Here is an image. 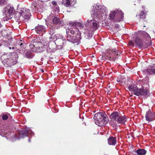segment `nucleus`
I'll return each mask as SVG.
<instances>
[{
	"instance_id": "nucleus-1",
	"label": "nucleus",
	"mask_w": 155,
	"mask_h": 155,
	"mask_svg": "<svg viewBox=\"0 0 155 155\" xmlns=\"http://www.w3.org/2000/svg\"><path fill=\"white\" fill-rule=\"evenodd\" d=\"M76 23L75 22L69 23V25L71 27H72L71 30L70 28H68V30L69 31H67V33L68 32L67 40L73 43H75L78 42L81 39V33L79 30L75 28Z\"/></svg>"
},
{
	"instance_id": "nucleus-2",
	"label": "nucleus",
	"mask_w": 155,
	"mask_h": 155,
	"mask_svg": "<svg viewBox=\"0 0 155 155\" xmlns=\"http://www.w3.org/2000/svg\"><path fill=\"white\" fill-rule=\"evenodd\" d=\"M129 89L130 91L133 92L135 95L137 96H145L149 92V86L147 84L146 87L144 85L142 89H139L136 86L132 85L129 87Z\"/></svg>"
},
{
	"instance_id": "nucleus-3",
	"label": "nucleus",
	"mask_w": 155,
	"mask_h": 155,
	"mask_svg": "<svg viewBox=\"0 0 155 155\" xmlns=\"http://www.w3.org/2000/svg\"><path fill=\"white\" fill-rule=\"evenodd\" d=\"M95 124L99 126H102L107 123V117L102 112L96 114L94 117Z\"/></svg>"
},
{
	"instance_id": "nucleus-4",
	"label": "nucleus",
	"mask_w": 155,
	"mask_h": 155,
	"mask_svg": "<svg viewBox=\"0 0 155 155\" xmlns=\"http://www.w3.org/2000/svg\"><path fill=\"white\" fill-rule=\"evenodd\" d=\"M141 33L143 36L147 38V39L148 41V43L145 44L144 43H143L141 39L138 37L136 38L135 43L136 44L137 46L139 48L142 47L144 48H147L148 47L150 46L151 45L150 37L149 35L145 31H142Z\"/></svg>"
},
{
	"instance_id": "nucleus-5",
	"label": "nucleus",
	"mask_w": 155,
	"mask_h": 155,
	"mask_svg": "<svg viewBox=\"0 0 155 155\" xmlns=\"http://www.w3.org/2000/svg\"><path fill=\"white\" fill-rule=\"evenodd\" d=\"M95 9L94 11L92 12L91 16L94 19L97 18L100 19H101L103 15H106L104 7L96 5Z\"/></svg>"
},
{
	"instance_id": "nucleus-6",
	"label": "nucleus",
	"mask_w": 155,
	"mask_h": 155,
	"mask_svg": "<svg viewBox=\"0 0 155 155\" xmlns=\"http://www.w3.org/2000/svg\"><path fill=\"white\" fill-rule=\"evenodd\" d=\"M116 54L117 55V51L111 50L110 49H107L105 51V52L103 54V56L101 57V59L104 60L105 59H109V60H112L114 61L115 60L116 58L115 55Z\"/></svg>"
},
{
	"instance_id": "nucleus-7",
	"label": "nucleus",
	"mask_w": 155,
	"mask_h": 155,
	"mask_svg": "<svg viewBox=\"0 0 155 155\" xmlns=\"http://www.w3.org/2000/svg\"><path fill=\"white\" fill-rule=\"evenodd\" d=\"M116 14H118L119 16V18L117 20V21H120L123 20L124 18V13L121 10L118 9L112 11L110 12L109 15V17L110 19H114Z\"/></svg>"
},
{
	"instance_id": "nucleus-8",
	"label": "nucleus",
	"mask_w": 155,
	"mask_h": 155,
	"mask_svg": "<svg viewBox=\"0 0 155 155\" xmlns=\"http://www.w3.org/2000/svg\"><path fill=\"white\" fill-rule=\"evenodd\" d=\"M30 48L33 51L36 52L38 51V49L39 48V40L37 38L34 39L30 44Z\"/></svg>"
},
{
	"instance_id": "nucleus-9",
	"label": "nucleus",
	"mask_w": 155,
	"mask_h": 155,
	"mask_svg": "<svg viewBox=\"0 0 155 155\" xmlns=\"http://www.w3.org/2000/svg\"><path fill=\"white\" fill-rule=\"evenodd\" d=\"M14 9L13 7H10L8 9H5L3 11V16L8 18H12V17L11 16L12 15Z\"/></svg>"
},
{
	"instance_id": "nucleus-10",
	"label": "nucleus",
	"mask_w": 155,
	"mask_h": 155,
	"mask_svg": "<svg viewBox=\"0 0 155 155\" xmlns=\"http://www.w3.org/2000/svg\"><path fill=\"white\" fill-rule=\"evenodd\" d=\"M145 117L147 120L150 122L153 120L155 117V115L151 112L150 110H149L147 112Z\"/></svg>"
},
{
	"instance_id": "nucleus-11",
	"label": "nucleus",
	"mask_w": 155,
	"mask_h": 155,
	"mask_svg": "<svg viewBox=\"0 0 155 155\" xmlns=\"http://www.w3.org/2000/svg\"><path fill=\"white\" fill-rule=\"evenodd\" d=\"M76 0H63L62 4L65 6H73L75 4Z\"/></svg>"
},
{
	"instance_id": "nucleus-12",
	"label": "nucleus",
	"mask_w": 155,
	"mask_h": 155,
	"mask_svg": "<svg viewBox=\"0 0 155 155\" xmlns=\"http://www.w3.org/2000/svg\"><path fill=\"white\" fill-rule=\"evenodd\" d=\"M39 7V0H34L32 4L31 5V8L33 11L36 12L38 11Z\"/></svg>"
},
{
	"instance_id": "nucleus-13",
	"label": "nucleus",
	"mask_w": 155,
	"mask_h": 155,
	"mask_svg": "<svg viewBox=\"0 0 155 155\" xmlns=\"http://www.w3.org/2000/svg\"><path fill=\"white\" fill-rule=\"evenodd\" d=\"M1 116H2V119L4 120H7L8 119L11 121L12 120V117L8 113L2 114Z\"/></svg>"
},
{
	"instance_id": "nucleus-14",
	"label": "nucleus",
	"mask_w": 155,
	"mask_h": 155,
	"mask_svg": "<svg viewBox=\"0 0 155 155\" xmlns=\"http://www.w3.org/2000/svg\"><path fill=\"white\" fill-rule=\"evenodd\" d=\"M120 115L117 112H114L112 113L110 116V118L112 120H115L116 121L119 118Z\"/></svg>"
},
{
	"instance_id": "nucleus-15",
	"label": "nucleus",
	"mask_w": 155,
	"mask_h": 155,
	"mask_svg": "<svg viewBox=\"0 0 155 155\" xmlns=\"http://www.w3.org/2000/svg\"><path fill=\"white\" fill-rule=\"evenodd\" d=\"M88 24L91 25L94 30H96L98 28L97 23L94 20H90L88 22Z\"/></svg>"
},
{
	"instance_id": "nucleus-16",
	"label": "nucleus",
	"mask_w": 155,
	"mask_h": 155,
	"mask_svg": "<svg viewBox=\"0 0 155 155\" xmlns=\"http://www.w3.org/2000/svg\"><path fill=\"white\" fill-rule=\"evenodd\" d=\"M108 143L110 145H114L116 143V140L115 138L111 137L108 139Z\"/></svg>"
},
{
	"instance_id": "nucleus-17",
	"label": "nucleus",
	"mask_w": 155,
	"mask_h": 155,
	"mask_svg": "<svg viewBox=\"0 0 155 155\" xmlns=\"http://www.w3.org/2000/svg\"><path fill=\"white\" fill-rule=\"evenodd\" d=\"M147 74H155V68L150 67L145 70Z\"/></svg>"
},
{
	"instance_id": "nucleus-18",
	"label": "nucleus",
	"mask_w": 155,
	"mask_h": 155,
	"mask_svg": "<svg viewBox=\"0 0 155 155\" xmlns=\"http://www.w3.org/2000/svg\"><path fill=\"white\" fill-rule=\"evenodd\" d=\"M127 119L125 116H119L118 119H117V121L118 123L124 124L127 121Z\"/></svg>"
},
{
	"instance_id": "nucleus-19",
	"label": "nucleus",
	"mask_w": 155,
	"mask_h": 155,
	"mask_svg": "<svg viewBox=\"0 0 155 155\" xmlns=\"http://www.w3.org/2000/svg\"><path fill=\"white\" fill-rule=\"evenodd\" d=\"M27 9L25 8H22L19 11V13L24 18H28L27 16H26L25 12H26V10Z\"/></svg>"
},
{
	"instance_id": "nucleus-20",
	"label": "nucleus",
	"mask_w": 155,
	"mask_h": 155,
	"mask_svg": "<svg viewBox=\"0 0 155 155\" xmlns=\"http://www.w3.org/2000/svg\"><path fill=\"white\" fill-rule=\"evenodd\" d=\"M136 152L138 155H145L147 153V151L144 149H139Z\"/></svg>"
},
{
	"instance_id": "nucleus-21",
	"label": "nucleus",
	"mask_w": 155,
	"mask_h": 155,
	"mask_svg": "<svg viewBox=\"0 0 155 155\" xmlns=\"http://www.w3.org/2000/svg\"><path fill=\"white\" fill-rule=\"evenodd\" d=\"M53 22L54 24L57 25L61 24V21L57 17H54L53 19Z\"/></svg>"
},
{
	"instance_id": "nucleus-22",
	"label": "nucleus",
	"mask_w": 155,
	"mask_h": 155,
	"mask_svg": "<svg viewBox=\"0 0 155 155\" xmlns=\"http://www.w3.org/2000/svg\"><path fill=\"white\" fill-rule=\"evenodd\" d=\"M28 130L25 129L22 130L20 133V134L22 137L27 136L28 135Z\"/></svg>"
},
{
	"instance_id": "nucleus-23",
	"label": "nucleus",
	"mask_w": 155,
	"mask_h": 155,
	"mask_svg": "<svg viewBox=\"0 0 155 155\" xmlns=\"http://www.w3.org/2000/svg\"><path fill=\"white\" fill-rule=\"evenodd\" d=\"M90 29H88L87 30V31H86L85 32V33L86 35L87 36V38H90L92 36V33L93 32V30H91Z\"/></svg>"
},
{
	"instance_id": "nucleus-24",
	"label": "nucleus",
	"mask_w": 155,
	"mask_h": 155,
	"mask_svg": "<svg viewBox=\"0 0 155 155\" xmlns=\"http://www.w3.org/2000/svg\"><path fill=\"white\" fill-rule=\"evenodd\" d=\"M26 12H25V14L26 15V16H27L28 17L27 18H25V19H28L30 18L31 15V13L30 12V10L29 9H27V10L26 11Z\"/></svg>"
},
{
	"instance_id": "nucleus-25",
	"label": "nucleus",
	"mask_w": 155,
	"mask_h": 155,
	"mask_svg": "<svg viewBox=\"0 0 155 155\" xmlns=\"http://www.w3.org/2000/svg\"><path fill=\"white\" fill-rule=\"evenodd\" d=\"M40 31L42 32H44L45 31V28L43 26L39 25V31Z\"/></svg>"
},
{
	"instance_id": "nucleus-26",
	"label": "nucleus",
	"mask_w": 155,
	"mask_h": 155,
	"mask_svg": "<svg viewBox=\"0 0 155 155\" xmlns=\"http://www.w3.org/2000/svg\"><path fill=\"white\" fill-rule=\"evenodd\" d=\"M49 34L50 35H54V30L52 28H51L50 29L49 31Z\"/></svg>"
},
{
	"instance_id": "nucleus-27",
	"label": "nucleus",
	"mask_w": 155,
	"mask_h": 155,
	"mask_svg": "<svg viewBox=\"0 0 155 155\" xmlns=\"http://www.w3.org/2000/svg\"><path fill=\"white\" fill-rule=\"evenodd\" d=\"M49 38L51 39H53L54 40H56L57 39V36L54 34V35H51V37H50Z\"/></svg>"
},
{
	"instance_id": "nucleus-28",
	"label": "nucleus",
	"mask_w": 155,
	"mask_h": 155,
	"mask_svg": "<svg viewBox=\"0 0 155 155\" xmlns=\"http://www.w3.org/2000/svg\"><path fill=\"white\" fill-rule=\"evenodd\" d=\"M41 46V48L42 49V50L41 51H43L45 49V45H43V44L39 42V46Z\"/></svg>"
},
{
	"instance_id": "nucleus-29",
	"label": "nucleus",
	"mask_w": 155,
	"mask_h": 155,
	"mask_svg": "<svg viewBox=\"0 0 155 155\" xmlns=\"http://www.w3.org/2000/svg\"><path fill=\"white\" fill-rule=\"evenodd\" d=\"M26 56L28 58H31V53L29 51H27L26 53Z\"/></svg>"
},
{
	"instance_id": "nucleus-30",
	"label": "nucleus",
	"mask_w": 155,
	"mask_h": 155,
	"mask_svg": "<svg viewBox=\"0 0 155 155\" xmlns=\"http://www.w3.org/2000/svg\"><path fill=\"white\" fill-rule=\"evenodd\" d=\"M14 55L15 56V59H14V60H15V62H17V59L18 58V56L16 53H14Z\"/></svg>"
},
{
	"instance_id": "nucleus-31",
	"label": "nucleus",
	"mask_w": 155,
	"mask_h": 155,
	"mask_svg": "<svg viewBox=\"0 0 155 155\" xmlns=\"http://www.w3.org/2000/svg\"><path fill=\"white\" fill-rule=\"evenodd\" d=\"M55 9H54L55 11L57 12H59V8L57 6L55 7Z\"/></svg>"
},
{
	"instance_id": "nucleus-32",
	"label": "nucleus",
	"mask_w": 155,
	"mask_h": 155,
	"mask_svg": "<svg viewBox=\"0 0 155 155\" xmlns=\"http://www.w3.org/2000/svg\"><path fill=\"white\" fill-rule=\"evenodd\" d=\"M51 3L53 5H54V6H57V2L55 1H52L51 2Z\"/></svg>"
},
{
	"instance_id": "nucleus-33",
	"label": "nucleus",
	"mask_w": 155,
	"mask_h": 155,
	"mask_svg": "<svg viewBox=\"0 0 155 155\" xmlns=\"http://www.w3.org/2000/svg\"><path fill=\"white\" fill-rule=\"evenodd\" d=\"M144 15V12L143 11H141L140 13L139 16L140 17V18H141L142 16H143Z\"/></svg>"
},
{
	"instance_id": "nucleus-34",
	"label": "nucleus",
	"mask_w": 155,
	"mask_h": 155,
	"mask_svg": "<svg viewBox=\"0 0 155 155\" xmlns=\"http://www.w3.org/2000/svg\"><path fill=\"white\" fill-rule=\"evenodd\" d=\"M129 45L133 46L134 45V43L132 41H130L129 42Z\"/></svg>"
},
{
	"instance_id": "nucleus-35",
	"label": "nucleus",
	"mask_w": 155,
	"mask_h": 155,
	"mask_svg": "<svg viewBox=\"0 0 155 155\" xmlns=\"http://www.w3.org/2000/svg\"><path fill=\"white\" fill-rule=\"evenodd\" d=\"M35 30L36 31L37 33V34H38L39 29L38 26L35 27Z\"/></svg>"
},
{
	"instance_id": "nucleus-36",
	"label": "nucleus",
	"mask_w": 155,
	"mask_h": 155,
	"mask_svg": "<svg viewBox=\"0 0 155 155\" xmlns=\"http://www.w3.org/2000/svg\"><path fill=\"white\" fill-rule=\"evenodd\" d=\"M6 0H0V4H2L4 3L6 1Z\"/></svg>"
},
{
	"instance_id": "nucleus-37",
	"label": "nucleus",
	"mask_w": 155,
	"mask_h": 155,
	"mask_svg": "<svg viewBox=\"0 0 155 155\" xmlns=\"http://www.w3.org/2000/svg\"><path fill=\"white\" fill-rule=\"evenodd\" d=\"M40 70L42 72V73H44V70L43 69H41Z\"/></svg>"
},
{
	"instance_id": "nucleus-38",
	"label": "nucleus",
	"mask_w": 155,
	"mask_h": 155,
	"mask_svg": "<svg viewBox=\"0 0 155 155\" xmlns=\"http://www.w3.org/2000/svg\"><path fill=\"white\" fill-rule=\"evenodd\" d=\"M23 44L22 43H21L20 44H19V45L20 46H21L22 45H23Z\"/></svg>"
},
{
	"instance_id": "nucleus-39",
	"label": "nucleus",
	"mask_w": 155,
	"mask_h": 155,
	"mask_svg": "<svg viewBox=\"0 0 155 155\" xmlns=\"http://www.w3.org/2000/svg\"><path fill=\"white\" fill-rule=\"evenodd\" d=\"M7 65H8V66H10V64L9 63H7Z\"/></svg>"
},
{
	"instance_id": "nucleus-40",
	"label": "nucleus",
	"mask_w": 155,
	"mask_h": 155,
	"mask_svg": "<svg viewBox=\"0 0 155 155\" xmlns=\"http://www.w3.org/2000/svg\"><path fill=\"white\" fill-rule=\"evenodd\" d=\"M8 60H9V59H8ZM6 61L7 62H8V61H7V60H6L5 61V62H6Z\"/></svg>"
},
{
	"instance_id": "nucleus-41",
	"label": "nucleus",
	"mask_w": 155,
	"mask_h": 155,
	"mask_svg": "<svg viewBox=\"0 0 155 155\" xmlns=\"http://www.w3.org/2000/svg\"><path fill=\"white\" fill-rule=\"evenodd\" d=\"M9 49H11L12 48H11V47H9Z\"/></svg>"
},
{
	"instance_id": "nucleus-42",
	"label": "nucleus",
	"mask_w": 155,
	"mask_h": 155,
	"mask_svg": "<svg viewBox=\"0 0 155 155\" xmlns=\"http://www.w3.org/2000/svg\"><path fill=\"white\" fill-rule=\"evenodd\" d=\"M12 48V49H14V48L13 47Z\"/></svg>"
},
{
	"instance_id": "nucleus-43",
	"label": "nucleus",
	"mask_w": 155,
	"mask_h": 155,
	"mask_svg": "<svg viewBox=\"0 0 155 155\" xmlns=\"http://www.w3.org/2000/svg\"><path fill=\"white\" fill-rule=\"evenodd\" d=\"M117 81L118 82V81L120 82V81H118V80H117Z\"/></svg>"
},
{
	"instance_id": "nucleus-44",
	"label": "nucleus",
	"mask_w": 155,
	"mask_h": 155,
	"mask_svg": "<svg viewBox=\"0 0 155 155\" xmlns=\"http://www.w3.org/2000/svg\"><path fill=\"white\" fill-rule=\"evenodd\" d=\"M12 56H13V54H12V55H11V56L12 57Z\"/></svg>"
},
{
	"instance_id": "nucleus-45",
	"label": "nucleus",
	"mask_w": 155,
	"mask_h": 155,
	"mask_svg": "<svg viewBox=\"0 0 155 155\" xmlns=\"http://www.w3.org/2000/svg\"><path fill=\"white\" fill-rule=\"evenodd\" d=\"M54 50L53 51V52H54Z\"/></svg>"
}]
</instances>
